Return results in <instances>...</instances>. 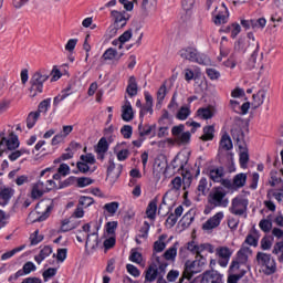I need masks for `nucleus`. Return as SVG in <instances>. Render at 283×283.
I'll return each mask as SVG.
<instances>
[{"mask_svg":"<svg viewBox=\"0 0 283 283\" xmlns=\"http://www.w3.org/2000/svg\"><path fill=\"white\" fill-rule=\"evenodd\" d=\"M169 262L163 261L160 256H156V262L150 263V265L145 271V282H156L167 283L165 280V273H167V268Z\"/></svg>","mask_w":283,"mask_h":283,"instance_id":"1","label":"nucleus"},{"mask_svg":"<svg viewBox=\"0 0 283 283\" xmlns=\"http://www.w3.org/2000/svg\"><path fill=\"white\" fill-rule=\"evenodd\" d=\"M50 78V71L40 69L35 71L29 82L30 97L34 98L38 94H43V85Z\"/></svg>","mask_w":283,"mask_h":283,"instance_id":"2","label":"nucleus"},{"mask_svg":"<svg viewBox=\"0 0 283 283\" xmlns=\"http://www.w3.org/2000/svg\"><path fill=\"white\" fill-rule=\"evenodd\" d=\"M206 264H207V259H205V256L199 254L196 256L195 261H186L184 277H186V280H191L193 275L198 273H202V269Z\"/></svg>","mask_w":283,"mask_h":283,"instance_id":"3","label":"nucleus"},{"mask_svg":"<svg viewBox=\"0 0 283 283\" xmlns=\"http://www.w3.org/2000/svg\"><path fill=\"white\" fill-rule=\"evenodd\" d=\"M179 56H181V59H186V61H190L191 63H198L199 65H207L209 63V57H207V55L198 52L197 49L191 46L181 49L179 51Z\"/></svg>","mask_w":283,"mask_h":283,"instance_id":"4","label":"nucleus"},{"mask_svg":"<svg viewBox=\"0 0 283 283\" xmlns=\"http://www.w3.org/2000/svg\"><path fill=\"white\" fill-rule=\"evenodd\" d=\"M208 202L212 207H229V199L227 198V191L222 187L213 188L209 196Z\"/></svg>","mask_w":283,"mask_h":283,"instance_id":"5","label":"nucleus"},{"mask_svg":"<svg viewBox=\"0 0 283 283\" xmlns=\"http://www.w3.org/2000/svg\"><path fill=\"white\" fill-rule=\"evenodd\" d=\"M256 262L262 265L263 273L265 275H273L277 271V265L275 264V259L271 258V254L264 252H258Z\"/></svg>","mask_w":283,"mask_h":283,"instance_id":"6","label":"nucleus"},{"mask_svg":"<svg viewBox=\"0 0 283 283\" xmlns=\"http://www.w3.org/2000/svg\"><path fill=\"white\" fill-rule=\"evenodd\" d=\"M248 39L250 40L248 42V48L250 50H253V52L248 61V67H249V70H253L255 67V63L258 61V53L260 52V42L255 41V35H253V32L248 33Z\"/></svg>","mask_w":283,"mask_h":283,"instance_id":"7","label":"nucleus"},{"mask_svg":"<svg viewBox=\"0 0 283 283\" xmlns=\"http://www.w3.org/2000/svg\"><path fill=\"white\" fill-rule=\"evenodd\" d=\"M171 134L175 137L176 143L179 145H187L191 140V133L185 132V125L180 124L171 128Z\"/></svg>","mask_w":283,"mask_h":283,"instance_id":"8","label":"nucleus"},{"mask_svg":"<svg viewBox=\"0 0 283 283\" xmlns=\"http://www.w3.org/2000/svg\"><path fill=\"white\" fill-rule=\"evenodd\" d=\"M248 207H249V200L242 197H237L232 200L229 211L233 216H244V213H247Z\"/></svg>","mask_w":283,"mask_h":283,"instance_id":"9","label":"nucleus"},{"mask_svg":"<svg viewBox=\"0 0 283 283\" xmlns=\"http://www.w3.org/2000/svg\"><path fill=\"white\" fill-rule=\"evenodd\" d=\"M223 219H224V212L222 211L217 212L213 217L209 218L202 224V230L209 233L210 231H213V229H218V227H220V222H222Z\"/></svg>","mask_w":283,"mask_h":283,"instance_id":"10","label":"nucleus"},{"mask_svg":"<svg viewBox=\"0 0 283 283\" xmlns=\"http://www.w3.org/2000/svg\"><path fill=\"white\" fill-rule=\"evenodd\" d=\"M111 15L113 17L114 19V25H118V28L120 30H123V28H125V25H127V22L129 21V13L123 11H116V10H113L111 12Z\"/></svg>","mask_w":283,"mask_h":283,"instance_id":"11","label":"nucleus"},{"mask_svg":"<svg viewBox=\"0 0 283 283\" xmlns=\"http://www.w3.org/2000/svg\"><path fill=\"white\" fill-rule=\"evenodd\" d=\"M231 136L235 140L239 149H247V142L244 140V130L239 126H235L231 129Z\"/></svg>","mask_w":283,"mask_h":283,"instance_id":"12","label":"nucleus"},{"mask_svg":"<svg viewBox=\"0 0 283 283\" xmlns=\"http://www.w3.org/2000/svg\"><path fill=\"white\" fill-rule=\"evenodd\" d=\"M200 283H222V274L216 270L206 271Z\"/></svg>","mask_w":283,"mask_h":283,"instance_id":"13","label":"nucleus"},{"mask_svg":"<svg viewBox=\"0 0 283 283\" xmlns=\"http://www.w3.org/2000/svg\"><path fill=\"white\" fill-rule=\"evenodd\" d=\"M122 119L125 120V123L134 120V108L132 107L129 99H125V103L122 106Z\"/></svg>","mask_w":283,"mask_h":283,"instance_id":"14","label":"nucleus"},{"mask_svg":"<svg viewBox=\"0 0 283 283\" xmlns=\"http://www.w3.org/2000/svg\"><path fill=\"white\" fill-rule=\"evenodd\" d=\"M165 240H167V234L159 235L158 240L154 242V253H153V262H156V253H163L165 249H167V243H165Z\"/></svg>","mask_w":283,"mask_h":283,"instance_id":"15","label":"nucleus"},{"mask_svg":"<svg viewBox=\"0 0 283 283\" xmlns=\"http://www.w3.org/2000/svg\"><path fill=\"white\" fill-rule=\"evenodd\" d=\"M138 134L140 138H145L146 136H149L153 134V136H156V124L149 125V124H143L140 123L138 125Z\"/></svg>","mask_w":283,"mask_h":283,"instance_id":"16","label":"nucleus"},{"mask_svg":"<svg viewBox=\"0 0 283 283\" xmlns=\"http://www.w3.org/2000/svg\"><path fill=\"white\" fill-rule=\"evenodd\" d=\"M96 232H93L91 234H87L85 249L87 247H91V249H98V229H101V226L98 223L95 224Z\"/></svg>","mask_w":283,"mask_h":283,"instance_id":"17","label":"nucleus"},{"mask_svg":"<svg viewBox=\"0 0 283 283\" xmlns=\"http://www.w3.org/2000/svg\"><path fill=\"white\" fill-rule=\"evenodd\" d=\"M1 145H7V148L9 151H14V149H19V137L14 135V133H11V138L8 139L3 137L0 142Z\"/></svg>","mask_w":283,"mask_h":283,"instance_id":"18","label":"nucleus"},{"mask_svg":"<svg viewBox=\"0 0 283 283\" xmlns=\"http://www.w3.org/2000/svg\"><path fill=\"white\" fill-rule=\"evenodd\" d=\"M14 196V190L12 188H7V187H0V205L2 207H6L10 202V198Z\"/></svg>","mask_w":283,"mask_h":283,"instance_id":"19","label":"nucleus"},{"mask_svg":"<svg viewBox=\"0 0 283 283\" xmlns=\"http://www.w3.org/2000/svg\"><path fill=\"white\" fill-rule=\"evenodd\" d=\"M224 177V167H214L209 170V178L212 182H220Z\"/></svg>","mask_w":283,"mask_h":283,"instance_id":"20","label":"nucleus"},{"mask_svg":"<svg viewBox=\"0 0 283 283\" xmlns=\"http://www.w3.org/2000/svg\"><path fill=\"white\" fill-rule=\"evenodd\" d=\"M264 98H266V90L262 88L253 95L252 107L258 109V107L264 104Z\"/></svg>","mask_w":283,"mask_h":283,"instance_id":"21","label":"nucleus"},{"mask_svg":"<svg viewBox=\"0 0 283 283\" xmlns=\"http://www.w3.org/2000/svg\"><path fill=\"white\" fill-rule=\"evenodd\" d=\"M126 92L128 96H130V98H133V96H136L138 94V83H136L135 76L129 77Z\"/></svg>","mask_w":283,"mask_h":283,"instance_id":"22","label":"nucleus"},{"mask_svg":"<svg viewBox=\"0 0 283 283\" xmlns=\"http://www.w3.org/2000/svg\"><path fill=\"white\" fill-rule=\"evenodd\" d=\"M178 243H175L170 247L163 256H159L163 262H167V260H176V255H178Z\"/></svg>","mask_w":283,"mask_h":283,"instance_id":"23","label":"nucleus"},{"mask_svg":"<svg viewBox=\"0 0 283 283\" xmlns=\"http://www.w3.org/2000/svg\"><path fill=\"white\" fill-rule=\"evenodd\" d=\"M216 136V127L213 125L203 127V136L200 137V140L205 143L212 140Z\"/></svg>","mask_w":283,"mask_h":283,"instance_id":"24","label":"nucleus"},{"mask_svg":"<svg viewBox=\"0 0 283 283\" xmlns=\"http://www.w3.org/2000/svg\"><path fill=\"white\" fill-rule=\"evenodd\" d=\"M156 211H158V200H153L148 203L146 214L149 220H156Z\"/></svg>","mask_w":283,"mask_h":283,"instance_id":"25","label":"nucleus"},{"mask_svg":"<svg viewBox=\"0 0 283 283\" xmlns=\"http://www.w3.org/2000/svg\"><path fill=\"white\" fill-rule=\"evenodd\" d=\"M107 151H109V143L107 138L102 137L95 147V154H107Z\"/></svg>","mask_w":283,"mask_h":283,"instance_id":"26","label":"nucleus"},{"mask_svg":"<svg viewBox=\"0 0 283 283\" xmlns=\"http://www.w3.org/2000/svg\"><path fill=\"white\" fill-rule=\"evenodd\" d=\"M220 149H224V151H231V149H233V142L231 140L229 134L222 135L220 140Z\"/></svg>","mask_w":283,"mask_h":283,"instance_id":"27","label":"nucleus"},{"mask_svg":"<svg viewBox=\"0 0 283 283\" xmlns=\"http://www.w3.org/2000/svg\"><path fill=\"white\" fill-rule=\"evenodd\" d=\"M120 207V203L118 201H112L106 205H104L103 209L108 213V216H116V211H118V208Z\"/></svg>","mask_w":283,"mask_h":283,"instance_id":"28","label":"nucleus"},{"mask_svg":"<svg viewBox=\"0 0 283 283\" xmlns=\"http://www.w3.org/2000/svg\"><path fill=\"white\" fill-rule=\"evenodd\" d=\"M249 253H251V248L244 245L243 243L237 253L239 262H247V260H249Z\"/></svg>","mask_w":283,"mask_h":283,"instance_id":"29","label":"nucleus"},{"mask_svg":"<svg viewBox=\"0 0 283 283\" xmlns=\"http://www.w3.org/2000/svg\"><path fill=\"white\" fill-rule=\"evenodd\" d=\"M247 185V174L241 172L234 176L233 186L238 187V189L244 187Z\"/></svg>","mask_w":283,"mask_h":283,"instance_id":"30","label":"nucleus"},{"mask_svg":"<svg viewBox=\"0 0 283 283\" xmlns=\"http://www.w3.org/2000/svg\"><path fill=\"white\" fill-rule=\"evenodd\" d=\"M39 112H31L27 117V127L28 129H32L34 125H36V122L39 120Z\"/></svg>","mask_w":283,"mask_h":283,"instance_id":"31","label":"nucleus"},{"mask_svg":"<svg viewBox=\"0 0 283 283\" xmlns=\"http://www.w3.org/2000/svg\"><path fill=\"white\" fill-rule=\"evenodd\" d=\"M234 50H235V52H240L241 54H244L247 52V50H249L250 52L252 51L249 48H247V41L244 40V38H240L234 43Z\"/></svg>","mask_w":283,"mask_h":283,"instance_id":"32","label":"nucleus"},{"mask_svg":"<svg viewBox=\"0 0 283 283\" xmlns=\"http://www.w3.org/2000/svg\"><path fill=\"white\" fill-rule=\"evenodd\" d=\"M19 271L22 276L30 275V273L36 271V265L32 261H28Z\"/></svg>","mask_w":283,"mask_h":283,"instance_id":"33","label":"nucleus"},{"mask_svg":"<svg viewBox=\"0 0 283 283\" xmlns=\"http://www.w3.org/2000/svg\"><path fill=\"white\" fill-rule=\"evenodd\" d=\"M70 90H71V88L67 87V88L61 91V93H60L57 96L54 97V99H53V105H54V107L59 106V103L65 101V98H66L67 96H70V94H72V93L70 92Z\"/></svg>","mask_w":283,"mask_h":283,"instance_id":"34","label":"nucleus"},{"mask_svg":"<svg viewBox=\"0 0 283 283\" xmlns=\"http://www.w3.org/2000/svg\"><path fill=\"white\" fill-rule=\"evenodd\" d=\"M165 96H167V84H163L158 92H157V106L163 105V102L165 101Z\"/></svg>","mask_w":283,"mask_h":283,"instance_id":"35","label":"nucleus"},{"mask_svg":"<svg viewBox=\"0 0 283 283\" xmlns=\"http://www.w3.org/2000/svg\"><path fill=\"white\" fill-rule=\"evenodd\" d=\"M190 115H191V109H189V107L187 106H182L178 111L176 118H178V120H187Z\"/></svg>","mask_w":283,"mask_h":283,"instance_id":"36","label":"nucleus"},{"mask_svg":"<svg viewBox=\"0 0 283 283\" xmlns=\"http://www.w3.org/2000/svg\"><path fill=\"white\" fill-rule=\"evenodd\" d=\"M272 253L274 255H279L277 260L279 262H283V241H279L274 244V248L272 250ZM281 253V254H280Z\"/></svg>","mask_w":283,"mask_h":283,"instance_id":"37","label":"nucleus"},{"mask_svg":"<svg viewBox=\"0 0 283 283\" xmlns=\"http://www.w3.org/2000/svg\"><path fill=\"white\" fill-rule=\"evenodd\" d=\"M51 103H52V98H46L39 104L38 111H36V112H39V116H41V114L48 113V109H50Z\"/></svg>","mask_w":283,"mask_h":283,"instance_id":"38","label":"nucleus"},{"mask_svg":"<svg viewBox=\"0 0 283 283\" xmlns=\"http://www.w3.org/2000/svg\"><path fill=\"white\" fill-rule=\"evenodd\" d=\"M25 249V244L20 245L18 248H14L13 250L6 252L1 255V260H10V258H13V255H17V253H20V251H23Z\"/></svg>","mask_w":283,"mask_h":283,"instance_id":"39","label":"nucleus"},{"mask_svg":"<svg viewBox=\"0 0 283 283\" xmlns=\"http://www.w3.org/2000/svg\"><path fill=\"white\" fill-rule=\"evenodd\" d=\"M198 116L203 118V120H209L210 118H213V111L210 108H199L197 111Z\"/></svg>","mask_w":283,"mask_h":283,"instance_id":"40","label":"nucleus"},{"mask_svg":"<svg viewBox=\"0 0 283 283\" xmlns=\"http://www.w3.org/2000/svg\"><path fill=\"white\" fill-rule=\"evenodd\" d=\"M227 32L231 33V38L235 39L242 32V27L238 23H232L230 27H227Z\"/></svg>","mask_w":283,"mask_h":283,"instance_id":"41","label":"nucleus"},{"mask_svg":"<svg viewBox=\"0 0 283 283\" xmlns=\"http://www.w3.org/2000/svg\"><path fill=\"white\" fill-rule=\"evenodd\" d=\"M232 254H233V252H231V249H229L227 247H221V248L217 249V255H219L222 259L230 260Z\"/></svg>","mask_w":283,"mask_h":283,"instance_id":"42","label":"nucleus"},{"mask_svg":"<svg viewBox=\"0 0 283 283\" xmlns=\"http://www.w3.org/2000/svg\"><path fill=\"white\" fill-rule=\"evenodd\" d=\"M266 28V19L259 18L256 20H252V30H264Z\"/></svg>","mask_w":283,"mask_h":283,"instance_id":"43","label":"nucleus"},{"mask_svg":"<svg viewBox=\"0 0 283 283\" xmlns=\"http://www.w3.org/2000/svg\"><path fill=\"white\" fill-rule=\"evenodd\" d=\"M240 165L241 167H247L248 163H249V148H247L245 146V149H240Z\"/></svg>","mask_w":283,"mask_h":283,"instance_id":"44","label":"nucleus"},{"mask_svg":"<svg viewBox=\"0 0 283 283\" xmlns=\"http://www.w3.org/2000/svg\"><path fill=\"white\" fill-rule=\"evenodd\" d=\"M77 178L74 176L69 177L64 181H60L59 189H65L67 187H72V185H76Z\"/></svg>","mask_w":283,"mask_h":283,"instance_id":"45","label":"nucleus"},{"mask_svg":"<svg viewBox=\"0 0 283 283\" xmlns=\"http://www.w3.org/2000/svg\"><path fill=\"white\" fill-rule=\"evenodd\" d=\"M172 169H177V171H182L185 169V163L180 160V155H177L171 161Z\"/></svg>","mask_w":283,"mask_h":283,"instance_id":"46","label":"nucleus"},{"mask_svg":"<svg viewBox=\"0 0 283 283\" xmlns=\"http://www.w3.org/2000/svg\"><path fill=\"white\" fill-rule=\"evenodd\" d=\"M77 187L83 189V187H90V185H94V180L90 177H80L77 178Z\"/></svg>","mask_w":283,"mask_h":283,"instance_id":"47","label":"nucleus"},{"mask_svg":"<svg viewBox=\"0 0 283 283\" xmlns=\"http://www.w3.org/2000/svg\"><path fill=\"white\" fill-rule=\"evenodd\" d=\"M273 247V237H264L261 240V249L263 251H269Z\"/></svg>","mask_w":283,"mask_h":283,"instance_id":"48","label":"nucleus"},{"mask_svg":"<svg viewBox=\"0 0 283 283\" xmlns=\"http://www.w3.org/2000/svg\"><path fill=\"white\" fill-rule=\"evenodd\" d=\"M259 227L264 231V233H269V231L273 229V222H271L269 219H262L259 223Z\"/></svg>","mask_w":283,"mask_h":283,"instance_id":"49","label":"nucleus"},{"mask_svg":"<svg viewBox=\"0 0 283 283\" xmlns=\"http://www.w3.org/2000/svg\"><path fill=\"white\" fill-rule=\"evenodd\" d=\"M117 54H118V51L109 48L104 52V54L102 55V59H104V61H112L116 57Z\"/></svg>","mask_w":283,"mask_h":283,"instance_id":"50","label":"nucleus"},{"mask_svg":"<svg viewBox=\"0 0 283 283\" xmlns=\"http://www.w3.org/2000/svg\"><path fill=\"white\" fill-rule=\"evenodd\" d=\"M53 258H56L57 262H65V260L67 259V249H57V253L53 254Z\"/></svg>","mask_w":283,"mask_h":283,"instance_id":"51","label":"nucleus"},{"mask_svg":"<svg viewBox=\"0 0 283 283\" xmlns=\"http://www.w3.org/2000/svg\"><path fill=\"white\" fill-rule=\"evenodd\" d=\"M207 178H201L197 188V190L199 191V196H207Z\"/></svg>","mask_w":283,"mask_h":283,"instance_id":"52","label":"nucleus"},{"mask_svg":"<svg viewBox=\"0 0 283 283\" xmlns=\"http://www.w3.org/2000/svg\"><path fill=\"white\" fill-rule=\"evenodd\" d=\"M116 229H118V221H108L106 223V232L108 235H114L116 233Z\"/></svg>","mask_w":283,"mask_h":283,"instance_id":"53","label":"nucleus"},{"mask_svg":"<svg viewBox=\"0 0 283 283\" xmlns=\"http://www.w3.org/2000/svg\"><path fill=\"white\" fill-rule=\"evenodd\" d=\"M129 260L130 262H135V264H140V262H143V254L136 250H132Z\"/></svg>","mask_w":283,"mask_h":283,"instance_id":"54","label":"nucleus"},{"mask_svg":"<svg viewBox=\"0 0 283 283\" xmlns=\"http://www.w3.org/2000/svg\"><path fill=\"white\" fill-rule=\"evenodd\" d=\"M80 159L82 160V163H85L86 165H96V157H94L92 153L81 155Z\"/></svg>","mask_w":283,"mask_h":283,"instance_id":"55","label":"nucleus"},{"mask_svg":"<svg viewBox=\"0 0 283 283\" xmlns=\"http://www.w3.org/2000/svg\"><path fill=\"white\" fill-rule=\"evenodd\" d=\"M43 193H45L43 190H41L35 184L32 187L31 190V198L33 200H39V198H43Z\"/></svg>","mask_w":283,"mask_h":283,"instance_id":"56","label":"nucleus"},{"mask_svg":"<svg viewBox=\"0 0 283 283\" xmlns=\"http://www.w3.org/2000/svg\"><path fill=\"white\" fill-rule=\"evenodd\" d=\"M119 27L116 24H112L106 31V39H114L118 34Z\"/></svg>","mask_w":283,"mask_h":283,"instance_id":"57","label":"nucleus"},{"mask_svg":"<svg viewBox=\"0 0 283 283\" xmlns=\"http://www.w3.org/2000/svg\"><path fill=\"white\" fill-rule=\"evenodd\" d=\"M31 245L36 247L39 242H43V235L39 234V230H35L33 234L30 237Z\"/></svg>","mask_w":283,"mask_h":283,"instance_id":"58","label":"nucleus"},{"mask_svg":"<svg viewBox=\"0 0 283 283\" xmlns=\"http://www.w3.org/2000/svg\"><path fill=\"white\" fill-rule=\"evenodd\" d=\"M206 74L210 81H218L220 78V73L216 69H206Z\"/></svg>","mask_w":283,"mask_h":283,"instance_id":"59","label":"nucleus"},{"mask_svg":"<svg viewBox=\"0 0 283 283\" xmlns=\"http://www.w3.org/2000/svg\"><path fill=\"white\" fill-rule=\"evenodd\" d=\"M78 203L81 205V207H92V205H94V198L83 196L80 198Z\"/></svg>","mask_w":283,"mask_h":283,"instance_id":"60","label":"nucleus"},{"mask_svg":"<svg viewBox=\"0 0 283 283\" xmlns=\"http://www.w3.org/2000/svg\"><path fill=\"white\" fill-rule=\"evenodd\" d=\"M133 133H134V128L129 125H124L120 129V134L124 138H132Z\"/></svg>","mask_w":283,"mask_h":283,"instance_id":"61","label":"nucleus"},{"mask_svg":"<svg viewBox=\"0 0 283 283\" xmlns=\"http://www.w3.org/2000/svg\"><path fill=\"white\" fill-rule=\"evenodd\" d=\"M31 181L30 176L22 175L15 178L14 182L18 187H22V185H28Z\"/></svg>","mask_w":283,"mask_h":283,"instance_id":"62","label":"nucleus"},{"mask_svg":"<svg viewBox=\"0 0 283 283\" xmlns=\"http://www.w3.org/2000/svg\"><path fill=\"white\" fill-rule=\"evenodd\" d=\"M42 275H43L44 282H48L50 277H54V275H56V268H49L42 273Z\"/></svg>","mask_w":283,"mask_h":283,"instance_id":"63","label":"nucleus"},{"mask_svg":"<svg viewBox=\"0 0 283 283\" xmlns=\"http://www.w3.org/2000/svg\"><path fill=\"white\" fill-rule=\"evenodd\" d=\"M133 36L132 29L125 31L122 35H119V43H127Z\"/></svg>","mask_w":283,"mask_h":283,"instance_id":"64","label":"nucleus"}]
</instances>
